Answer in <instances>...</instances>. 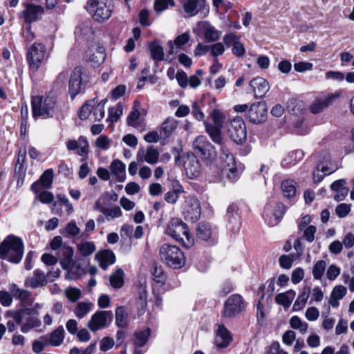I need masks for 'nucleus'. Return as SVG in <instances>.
I'll return each instance as SVG.
<instances>
[{
    "mask_svg": "<svg viewBox=\"0 0 354 354\" xmlns=\"http://www.w3.org/2000/svg\"><path fill=\"white\" fill-rule=\"evenodd\" d=\"M23 239L14 234L8 235L0 243V259L13 264L19 263L24 254Z\"/></svg>",
    "mask_w": 354,
    "mask_h": 354,
    "instance_id": "nucleus-1",
    "label": "nucleus"
},
{
    "mask_svg": "<svg viewBox=\"0 0 354 354\" xmlns=\"http://www.w3.org/2000/svg\"><path fill=\"white\" fill-rule=\"evenodd\" d=\"M57 108V96L53 91H50L43 98L34 96L32 98V109L34 117L41 116L44 118L53 117Z\"/></svg>",
    "mask_w": 354,
    "mask_h": 354,
    "instance_id": "nucleus-2",
    "label": "nucleus"
},
{
    "mask_svg": "<svg viewBox=\"0 0 354 354\" xmlns=\"http://www.w3.org/2000/svg\"><path fill=\"white\" fill-rule=\"evenodd\" d=\"M165 233L187 248L194 244L187 224L178 218H173L169 221Z\"/></svg>",
    "mask_w": 354,
    "mask_h": 354,
    "instance_id": "nucleus-3",
    "label": "nucleus"
},
{
    "mask_svg": "<svg viewBox=\"0 0 354 354\" xmlns=\"http://www.w3.org/2000/svg\"><path fill=\"white\" fill-rule=\"evenodd\" d=\"M159 254L161 260L171 268L179 269L185 263L184 253L176 245L164 244L160 247Z\"/></svg>",
    "mask_w": 354,
    "mask_h": 354,
    "instance_id": "nucleus-4",
    "label": "nucleus"
},
{
    "mask_svg": "<svg viewBox=\"0 0 354 354\" xmlns=\"http://www.w3.org/2000/svg\"><path fill=\"white\" fill-rule=\"evenodd\" d=\"M113 7V0H88L86 3L87 11L99 22L111 17Z\"/></svg>",
    "mask_w": 354,
    "mask_h": 354,
    "instance_id": "nucleus-5",
    "label": "nucleus"
},
{
    "mask_svg": "<svg viewBox=\"0 0 354 354\" xmlns=\"http://www.w3.org/2000/svg\"><path fill=\"white\" fill-rule=\"evenodd\" d=\"M88 81L87 70L81 66H76L68 82V93L71 99L73 100L78 94L84 91Z\"/></svg>",
    "mask_w": 354,
    "mask_h": 354,
    "instance_id": "nucleus-6",
    "label": "nucleus"
},
{
    "mask_svg": "<svg viewBox=\"0 0 354 354\" xmlns=\"http://www.w3.org/2000/svg\"><path fill=\"white\" fill-rule=\"evenodd\" d=\"M192 148L194 156L201 158L207 164L211 162L216 156L214 146L205 136H197L192 142Z\"/></svg>",
    "mask_w": 354,
    "mask_h": 354,
    "instance_id": "nucleus-7",
    "label": "nucleus"
},
{
    "mask_svg": "<svg viewBox=\"0 0 354 354\" xmlns=\"http://www.w3.org/2000/svg\"><path fill=\"white\" fill-rule=\"evenodd\" d=\"M245 301L239 294L230 295L225 301L221 316L223 318H234L245 310Z\"/></svg>",
    "mask_w": 354,
    "mask_h": 354,
    "instance_id": "nucleus-8",
    "label": "nucleus"
},
{
    "mask_svg": "<svg viewBox=\"0 0 354 354\" xmlns=\"http://www.w3.org/2000/svg\"><path fill=\"white\" fill-rule=\"evenodd\" d=\"M26 58L30 69L37 71L47 59L46 46L41 43H34L28 48Z\"/></svg>",
    "mask_w": 354,
    "mask_h": 354,
    "instance_id": "nucleus-9",
    "label": "nucleus"
},
{
    "mask_svg": "<svg viewBox=\"0 0 354 354\" xmlns=\"http://www.w3.org/2000/svg\"><path fill=\"white\" fill-rule=\"evenodd\" d=\"M221 150L220 159L223 171L226 173L229 180L234 181L239 176L234 156L229 151L225 145L222 146Z\"/></svg>",
    "mask_w": 354,
    "mask_h": 354,
    "instance_id": "nucleus-10",
    "label": "nucleus"
},
{
    "mask_svg": "<svg viewBox=\"0 0 354 354\" xmlns=\"http://www.w3.org/2000/svg\"><path fill=\"white\" fill-rule=\"evenodd\" d=\"M113 319V314L111 310H97L91 317L87 323V327L92 331L108 328Z\"/></svg>",
    "mask_w": 354,
    "mask_h": 354,
    "instance_id": "nucleus-11",
    "label": "nucleus"
},
{
    "mask_svg": "<svg viewBox=\"0 0 354 354\" xmlns=\"http://www.w3.org/2000/svg\"><path fill=\"white\" fill-rule=\"evenodd\" d=\"M183 213L186 220L197 221L201 214V203L198 199L193 196H187L185 201Z\"/></svg>",
    "mask_w": 354,
    "mask_h": 354,
    "instance_id": "nucleus-12",
    "label": "nucleus"
},
{
    "mask_svg": "<svg viewBox=\"0 0 354 354\" xmlns=\"http://www.w3.org/2000/svg\"><path fill=\"white\" fill-rule=\"evenodd\" d=\"M229 133L233 141L236 143H242L247 137L246 127L241 118H235L230 122Z\"/></svg>",
    "mask_w": 354,
    "mask_h": 354,
    "instance_id": "nucleus-13",
    "label": "nucleus"
},
{
    "mask_svg": "<svg viewBox=\"0 0 354 354\" xmlns=\"http://www.w3.org/2000/svg\"><path fill=\"white\" fill-rule=\"evenodd\" d=\"M66 149L76 153L84 160L86 159L89 153V144L85 136H81L78 140L69 139L66 142Z\"/></svg>",
    "mask_w": 354,
    "mask_h": 354,
    "instance_id": "nucleus-14",
    "label": "nucleus"
},
{
    "mask_svg": "<svg viewBox=\"0 0 354 354\" xmlns=\"http://www.w3.org/2000/svg\"><path fill=\"white\" fill-rule=\"evenodd\" d=\"M267 117V106L265 102L252 104L248 111V118L253 124H260L266 121Z\"/></svg>",
    "mask_w": 354,
    "mask_h": 354,
    "instance_id": "nucleus-15",
    "label": "nucleus"
},
{
    "mask_svg": "<svg viewBox=\"0 0 354 354\" xmlns=\"http://www.w3.org/2000/svg\"><path fill=\"white\" fill-rule=\"evenodd\" d=\"M44 12V10L42 6L33 3H27L25 6V9L21 12L20 15L24 18V21L27 24H30L39 20Z\"/></svg>",
    "mask_w": 354,
    "mask_h": 354,
    "instance_id": "nucleus-16",
    "label": "nucleus"
},
{
    "mask_svg": "<svg viewBox=\"0 0 354 354\" xmlns=\"http://www.w3.org/2000/svg\"><path fill=\"white\" fill-rule=\"evenodd\" d=\"M227 227L234 233L239 232L241 221L239 213V208L236 205H230L228 206L226 213Z\"/></svg>",
    "mask_w": 354,
    "mask_h": 354,
    "instance_id": "nucleus-17",
    "label": "nucleus"
},
{
    "mask_svg": "<svg viewBox=\"0 0 354 354\" xmlns=\"http://www.w3.org/2000/svg\"><path fill=\"white\" fill-rule=\"evenodd\" d=\"M196 236L199 239L207 242L209 245L217 242L216 235L209 223H200L196 228Z\"/></svg>",
    "mask_w": 354,
    "mask_h": 354,
    "instance_id": "nucleus-18",
    "label": "nucleus"
},
{
    "mask_svg": "<svg viewBox=\"0 0 354 354\" xmlns=\"http://www.w3.org/2000/svg\"><path fill=\"white\" fill-rule=\"evenodd\" d=\"M57 254L60 259V264L63 269L71 270L75 266L73 260V249L67 245L62 246L61 250L57 251Z\"/></svg>",
    "mask_w": 354,
    "mask_h": 354,
    "instance_id": "nucleus-19",
    "label": "nucleus"
},
{
    "mask_svg": "<svg viewBox=\"0 0 354 354\" xmlns=\"http://www.w3.org/2000/svg\"><path fill=\"white\" fill-rule=\"evenodd\" d=\"M54 172L53 169H46L39 179L31 185V190L38 194L41 188L48 189L51 187L53 180Z\"/></svg>",
    "mask_w": 354,
    "mask_h": 354,
    "instance_id": "nucleus-20",
    "label": "nucleus"
},
{
    "mask_svg": "<svg viewBox=\"0 0 354 354\" xmlns=\"http://www.w3.org/2000/svg\"><path fill=\"white\" fill-rule=\"evenodd\" d=\"M249 85L252 88L256 98H262L270 89L268 82L261 77L252 79Z\"/></svg>",
    "mask_w": 354,
    "mask_h": 354,
    "instance_id": "nucleus-21",
    "label": "nucleus"
},
{
    "mask_svg": "<svg viewBox=\"0 0 354 354\" xmlns=\"http://www.w3.org/2000/svg\"><path fill=\"white\" fill-rule=\"evenodd\" d=\"M64 327L59 326L50 333L41 336V339L46 341L49 346H59L64 341Z\"/></svg>",
    "mask_w": 354,
    "mask_h": 354,
    "instance_id": "nucleus-22",
    "label": "nucleus"
},
{
    "mask_svg": "<svg viewBox=\"0 0 354 354\" xmlns=\"http://www.w3.org/2000/svg\"><path fill=\"white\" fill-rule=\"evenodd\" d=\"M187 176L189 178L198 177L201 172V165L196 156L188 157L184 162Z\"/></svg>",
    "mask_w": 354,
    "mask_h": 354,
    "instance_id": "nucleus-23",
    "label": "nucleus"
},
{
    "mask_svg": "<svg viewBox=\"0 0 354 354\" xmlns=\"http://www.w3.org/2000/svg\"><path fill=\"white\" fill-rule=\"evenodd\" d=\"M232 339L230 332L223 325L218 326L214 340L215 345L218 348H225Z\"/></svg>",
    "mask_w": 354,
    "mask_h": 354,
    "instance_id": "nucleus-24",
    "label": "nucleus"
},
{
    "mask_svg": "<svg viewBox=\"0 0 354 354\" xmlns=\"http://www.w3.org/2000/svg\"><path fill=\"white\" fill-rule=\"evenodd\" d=\"M185 12L189 17L197 15L201 10L205 7V0H186L183 3Z\"/></svg>",
    "mask_w": 354,
    "mask_h": 354,
    "instance_id": "nucleus-25",
    "label": "nucleus"
},
{
    "mask_svg": "<svg viewBox=\"0 0 354 354\" xmlns=\"http://www.w3.org/2000/svg\"><path fill=\"white\" fill-rule=\"evenodd\" d=\"M198 26L207 41H216L220 38L221 34L219 31L215 29L210 24L206 21L201 22L198 24Z\"/></svg>",
    "mask_w": 354,
    "mask_h": 354,
    "instance_id": "nucleus-26",
    "label": "nucleus"
},
{
    "mask_svg": "<svg viewBox=\"0 0 354 354\" xmlns=\"http://www.w3.org/2000/svg\"><path fill=\"white\" fill-rule=\"evenodd\" d=\"M46 277L43 271L36 269L33 272V276L28 277L25 280V285L32 288L44 286L46 284Z\"/></svg>",
    "mask_w": 354,
    "mask_h": 354,
    "instance_id": "nucleus-27",
    "label": "nucleus"
},
{
    "mask_svg": "<svg viewBox=\"0 0 354 354\" xmlns=\"http://www.w3.org/2000/svg\"><path fill=\"white\" fill-rule=\"evenodd\" d=\"M339 95L338 94H330L326 97L317 99L310 106V111L313 113H318L328 107L333 103L335 99Z\"/></svg>",
    "mask_w": 354,
    "mask_h": 354,
    "instance_id": "nucleus-28",
    "label": "nucleus"
},
{
    "mask_svg": "<svg viewBox=\"0 0 354 354\" xmlns=\"http://www.w3.org/2000/svg\"><path fill=\"white\" fill-rule=\"evenodd\" d=\"M110 170L118 182H123L125 180L126 165L121 160H113L110 165Z\"/></svg>",
    "mask_w": 354,
    "mask_h": 354,
    "instance_id": "nucleus-29",
    "label": "nucleus"
},
{
    "mask_svg": "<svg viewBox=\"0 0 354 354\" xmlns=\"http://www.w3.org/2000/svg\"><path fill=\"white\" fill-rule=\"evenodd\" d=\"M178 126V122L174 118H167L162 124L160 129V136L164 138H169Z\"/></svg>",
    "mask_w": 354,
    "mask_h": 354,
    "instance_id": "nucleus-30",
    "label": "nucleus"
},
{
    "mask_svg": "<svg viewBox=\"0 0 354 354\" xmlns=\"http://www.w3.org/2000/svg\"><path fill=\"white\" fill-rule=\"evenodd\" d=\"M115 325L118 328H125L129 325V313L124 306H119L115 309Z\"/></svg>",
    "mask_w": 354,
    "mask_h": 354,
    "instance_id": "nucleus-31",
    "label": "nucleus"
},
{
    "mask_svg": "<svg viewBox=\"0 0 354 354\" xmlns=\"http://www.w3.org/2000/svg\"><path fill=\"white\" fill-rule=\"evenodd\" d=\"M204 125L205 127L206 132L214 142L220 145L221 147L225 145V143L223 142L221 136V129L222 127L213 125L207 123V122H204Z\"/></svg>",
    "mask_w": 354,
    "mask_h": 354,
    "instance_id": "nucleus-32",
    "label": "nucleus"
},
{
    "mask_svg": "<svg viewBox=\"0 0 354 354\" xmlns=\"http://www.w3.org/2000/svg\"><path fill=\"white\" fill-rule=\"evenodd\" d=\"M100 261V266L103 270H106L107 268L113 264L115 261V256L111 250H104L96 255Z\"/></svg>",
    "mask_w": 354,
    "mask_h": 354,
    "instance_id": "nucleus-33",
    "label": "nucleus"
},
{
    "mask_svg": "<svg viewBox=\"0 0 354 354\" xmlns=\"http://www.w3.org/2000/svg\"><path fill=\"white\" fill-rule=\"evenodd\" d=\"M150 335L151 329L149 328L136 331L133 338V345L138 348L144 346L148 342Z\"/></svg>",
    "mask_w": 354,
    "mask_h": 354,
    "instance_id": "nucleus-34",
    "label": "nucleus"
},
{
    "mask_svg": "<svg viewBox=\"0 0 354 354\" xmlns=\"http://www.w3.org/2000/svg\"><path fill=\"white\" fill-rule=\"evenodd\" d=\"M295 295L296 292L294 290H289L286 292L277 295L275 301L277 304L283 306L285 308H288L290 306Z\"/></svg>",
    "mask_w": 354,
    "mask_h": 354,
    "instance_id": "nucleus-35",
    "label": "nucleus"
},
{
    "mask_svg": "<svg viewBox=\"0 0 354 354\" xmlns=\"http://www.w3.org/2000/svg\"><path fill=\"white\" fill-rule=\"evenodd\" d=\"M9 290L12 297L21 301H27L30 297V292L28 290L19 288L15 283L10 284L9 286Z\"/></svg>",
    "mask_w": 354,
    "mask_h": 354,
    "instance_id": "nucleus-36",
    "label": "nucleus"
},
{
    "mask_svg": "<svg viewBox=\"0 0 354 354\" xmlns=\"http://www.w3.org/2000/svg\"><path fill=\"white\" fill-rule=\"evenodd\" d=\"M93 304L89 301L79 302L74 310L75 315L80 319L84 318L91 310Z\"/></svg>",
    "mask_w": 354,
    "mask_h": 354,
    "instance_id": "nucleus-37",
    "label": "nucleus"
},
{
    "mask_svg": "<svg viewBox=\"0 0 354 354\" xmlns=\"http://www.w3.org/2000/svg\"><path fill=\"white\" fill-rule=\"evenodd\" d=\"M310 291V288L309 287L306 286L304 288L302 292L298 296L293 305L292 308L294 311H299L304 308L309 297Z\"/></svg>",
    "mask_w": 354,
    "mask_h": 354,
    "instance_id": "nucleus-38",
    "label": "nucleus"
},
{
    "mask_svg": "<svg viewBox=\"0 0 354 354\" xmlns=\"http://www.w3.org/2000/svg\"><path fill=\"white\" fill-rule=\"evenodd\" d=\"M281 190L286 198H292L296 194V183L293 180H286L281 183Z\"/></svg>",
    "mask_w": 354,
    "mask_h": 354,
    "instance_id": "nucleus-39",
    "label": "nucleus"
},
{
    "mask_svg": "<svg viewBox=\"0 0 354 354\" xmlns=\"http://www.w3.org/2000/svg\"><path fill=\"white\" fill-rule=\"evenodd\" d=\"M290 326L292 328L298 330L302 335L308 332V323L303 322L298 316L295 315L290 318Z\"/></svg>",
    "mask_w": 354,
    "mask_h": 354,
    "instance_id": "nucleus-40",
    "label": "nucleus"
},
{
    "mask_svg": "<svg viewBox=\"0 0 354 354\" xmlns=\"http://www.w3.org/2000/svg\"><path fill=\"white\" fill-rule=\"evenodd\" d=\"M93 33V30L90 21H83L75 29L76 36H82L88 38L92 35Z\"/></svg>",
    "mask_w": 354,
    "mask_h": 354,
    "instance_id": "nucleus-41",
    "label": "nucleus"
},
{
    "mask_svg": "<svg viewBox=\"0 0 354 354\" xmlns=\"http://www.w3.org/2000/svg\"><path fill=\"white\" fill-rule=\"evenodd\" d=\"M190 39V34L189 32H184L181 35H178L174 41H169V45L170 47L169 53H173L174 45L177 48H180L183 46L188 43Z\"/></svg>",
    "mask_w": 354,
    "mask_h": 354,
    "instance_id": "nucleus-42",
    "label": "nucleus"
},
{
    "mask_svg": "<svg viewBox=\"0 0 354 354\" xmlns=\"http://www.w3.org/2000/svg\"><path fill=\"white\" fill-rule=\"evenodd\" d=\"M151 57L156 62H160L164 59L163 48L157 42H151L149 45Z\"/></svg>",
    "mask_w": 354,
    "mask_h": 354,
    "instance_id": "nucleus-43",
    "label": "nucleus"
},
{
    "mask_svg": "<svg viewBox=\"0 0 354 354\" xmlns=\"http://www.w3.org/2000/svg\"><path fill=\"white\" fill-rule=\"evenodd\" d=\"M95 104V99H92L86 102L80 108L78 115L81 120H84L88 118L92 113L93 106Z\"/></svg>",
    "mask_w": 354,
    "mask_h": 354,
    "instance_id": "nucleus-44",
    "label": "nucleus"
},
{
    "mask_svg": "<svg viewBox=\"0 0 354 354\" xmlns=\"http://www.w3.org/2000/svg\"><path fill=\"white\" fill-rule=\"evenodd\" d=\"M124 272L122 269H118L110 276V284L113 288H120L124 285Z\"/></svg>",
    "mask_w": 354,
    "mask_h": 354,
    "instance_id": "nucleus-45",
    "label": "nucleus"
},
{
    "mask_svg": "<svg viewBox=\"0 0 354 354\" xmlns=\"http://www.w3.org/2000/svg\"><path fill=\"white\" fill-rule=\"evenodd\" d=\"M106 102V100H102L98 102L95 99V104L93 106L92 113L94 117L95 121H100L104 117V106Z\"/></svg>",
    "mask_w": 354,
    "mask_h": 354,
    "instance_id": "nucleus-46",
    "label": "nucleus"
},
{
    "mask_svg": "<svg viewBox=\"0 0 354 354\" xmlns=\"http://www.w3.org/2000/svg\"><path fill=\"white\" fill-rule=\"evenodd\" d=\"M41 325V321L36 317L30 316L21 326V331L24 333H28L32 328H38Z\"/></svg>",
    "mask_w": 354,
    "mask_h": 354,
    "instance_id": "nucleus-47",
    "label": "nucleus"
},
{
    "mask_svg": "<svg viewBox=\"0 0 354 354\" xmlns=\"http://www.w3.org/2000/svg\"><path fill=\"white\" fill-rule=\"evenodd\" d=\"M123 113V106L122 104L118 103L115 106L109 109V115L106 121L112 123L117 122Z\"/></svg>",
    "mask_w": 354,
    "mask_h": 354,
    "instance_id": "nucleus-48",
    "label": "nucleus"
},
{
    "mask_svg": "<svg viewBox=\"0 0 354 354\" xmlns=\"http://www.w3.org/2000/svg\"><path fill=\"white\" fill-rule=\"evenodd\" d=\"M77 250L84 257L91 255L96 250L95 244L91 241H82L77 245Z\"/></svg>",
    "mask_w": 354,
    "mask_h": 354,
    "instance_id": "nucleus-49",
    "label": "nucleus"
},
{
    "mask_svg": "<svg viewBox=\"0 0 354 354\" xmlns=\"http://www.w3.org/2000/svg\"><path fill=\"white\" fill-rule=\"evenodd\" d=\"M327 263L324 260L317 261L313 266L312 274L314 279L321 280L325 272Z\"/></svg>",
    "mask_w": 354,
    "mask_h": 354,
    "instance_id": "nucleus-50",
    "label": "nucleus"
},
{
    "mask_svg": "<svg viewBox=\"0 0 354 354\" xmlns=\"http://www.w3.org/2000/svg\"><path fill=\"white\" fill-rule=\"evenodd\" d=\"M287 109L292 115H300L303 111V104L296 99H290L287 102Z\"/></svg>",
    "mask_w": 354,
    "mask_h": 354,
    "instance_id": "nucleus-51",
    "label": "nucleus"
},
{
    "mask_svg": "<svg viewBox=\"0 0 354 354\" xmlns=\"http://www.w3.org/2000/svg\"><path fill=\"white\" fill-rule=\"evenodd\" d=\"M145 162L149 164L154 165L158 162L159 159V151L153 145L147 147L145 150Z\"/></svg>",
    "mask_w": 354,
    "mask_h": 354,
    "instance_id": "nucleus-52",
    "label": "nucleus"
},
{
    "mask_svg": "<svg viewBox=\"0 0 354 354\" xmlns=\"http://www.w3.org/2000/svg\"><path fill=\"white\" fill-rule=\"evenodd\" d=\"M80 232V228L77 227L74 221H70L66 226L63 231H60V233L64 236H77Z\"/></svg>",
    "mask_w": 354,
    "mask_h": 354,
    "instance_id": "nucleus-53",
    "label": "nucleus"
},
{
    "mask_svg": "<svg viewBox=\"0 0 354 354\" xmlns=\"http://www.w3.org/2000/svg\"><path fill=\"white\" fill-rule=\"evenodd\" d=\"M111 139L106 135L100 136L95 142V145L97 148L103 150L107 151L111 147Z\"/></svg>",
    "mask_w": 354,
    "mask_h": 354,
    "instance_id": "nucleus-54",
    "label": "nucleus"
},
{
    "mask_svg": "<svg viewBox=\"0 0 354 354\" xmlns=\"http://www.w3.org/2000/svg\"><path fill=\"white\" fill-rule=\"evenodd\" d=\"M106 55L102 49H99L96 53H93L88 59L93 67H97L104 62Z\"/></svg>",
    "mask_w": 354,
    "mask_h": 354,
    "instance_id": "nucleus-55",
    "label": "nucleus"
},
{
    "mask_svg": "<svg viewBox=\"0 0 354 354\" xmlns=\"http://www.w3.org/2000/svg\"><path fill=\"white\" fill-rule=\"evenodd\" d=\"M137 305L138 306V313L142 314L145 312V309L147 306V292L145 288H141L139 292V297L137 301Z\"/></svg>",
    "mask_w": 354,
    "mask_h": 354,
    "instance_id": "nucleus-56",
    "label": "nucleus"
},
{
    "mask_svg": "<svg viewBox=\"0 0 354 354\" xmlns=\"http://www.w3.org/2000/svg\"><path fill=\"white\" fill-rule=\"evenodd\" d=\"M103 214L108 220H112L122 216V212L120 207L114 206L113 207H106Z\"/></svg>",
    "mask_w": 354,
    "mask_h": 354,
    "instance_id": "nucleus-57",
    "label": "nucleus"
},
{
    "mask_svg": "<svg viewBox=\"0 0 354 354\" xmlns=\"http://www.w3.org/2000/svg\"><path fill=\"white\" fill-rule=\"evenodd\" d=\"M140 118V113L137 109L133 107L132 111L129 113L127 118V124L129 126L138 128L139 127V122L138 120Z\"/></svg>",
    "mask_w": 354,
    "mask_h": 354,
    "instance_id": "nucleus-58",
    "label": "nucleus"
},
{
    "mask_svg": "<svg viewBox=\"0 0 354 354\" xmlns=\"http://www.w3.org/2000/svg\"><path fill=\"white\" fill-rule=\"evenodd\" d=\"M174 0H155L154 1V10L157 12H162L167 9L169 6H174Z\"/></svg>",
    "mask_w": 354,
    "mask_h": 354,
    "instance_id": "nucleus-59",
    "label": "nucleus"
},
{
    "mask_svg": "<svg viewBox=\"0 0 354 354\" xmlns=\"http://www.w3.org/2000/svg\"><path fill=\"white\" fill-rule=\"evenodd\" d=\"M286 212V206L281 203H277L275 205V207L272 212V215L275 219V222L272 225H276L279 223V220L282 218L283 215Z\"/></svg>",
    "mask_w": 354,
    "mask_h": 354,
    "instance_id": "nucleus-60",
    "label": "nucleus"
},
{
    "mask_svg": "<svg viewBox=\"0 0 354 354\" xmlns=\"http://www.w3.org/2000/svg\"><path fill=\"white\" fill-rule=\"evenodd\" d=\"M6 318H12L15 324L20 325L23 320L22 312L21 310H8L5 314Z\"/></svg>",
    "mask_w": 354,
    "mask_h": 354,
    "instance_id": "nucleus-61",
    "label": "nucleus"
},
{
    "mask_svg": "<svg viewBox=\"0 0 354 354\" xmlns=\"http://www.w3.org/2000/svg\"><path fill=\"white\" fill-rule=\"evenodd\" d=\"M294 261V255H281L279 259V263L280 266L284 269H290L292 266Z\"/></svg>",
    "mask_w": 354,
    "mask_h": 354,
    "instance_id": "nucleus-62",
    "label": "nucleus"
},
{
    "mask_svg": "<svg viewBox=\"0 0 354 354\" xmlns=\"http://www.w3.org/2000/svg\"><path fill=\"white\" fill-rule=\"evenodd\" d=\"M152 275L153 277V280L156 283H164L165 275L161 266H155L153 269Z\"/></svg>",
    "mask_w": 354,
    "mask_h": 354,
    "instance_id": "nucleus-63",
    "label": "nucleus"
},
{
    "mask_svg": "<svg viewBox=\"0 0 354 354\" xmlns=\"http://www.w3.org/2000/svg\"><path fill=\"white\" fill-rule=\"evenodd\" d=\"M65 294L71 302L77 301L81 297V291L75 288H69L65 290Z\"/></svg>",
    "mask_w": 354,
    "mask_h": 354,
    "instance_id": "nucleus-64",
    "label": "nucleus"
}]
</instances>
